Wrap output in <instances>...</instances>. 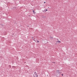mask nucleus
I'll list each match as a JSON object with an SVG mask.
<instances>
[{
  "instance_id": "39448f33",
  "label": "nucleus",
  "mask_w": 77,
  "mask_h": 77,
  "mask_svg": "<svg viewBox=\"0 0 77 77\" xmlns=\"http://www.w3.org/2000/svg\"><path fill=\"white\" fill-rule=\"evenodd\" d=\"M43 12H46V11H45V10H44V11H43Z\"/></svg>"
},
{
  "instance_id": "9b49d317",
  "label": "nucleus",
  "mask_w": 77,
  "mask_h": 77,
  "mask_svg": "<svg viewBox=\"0 0 77 77\" xmlns=\"http://www.w3.org/2000/svg\"><path fill=\"white\" fill-rule=\"evenodd\" d=\"M44 3H45V2H44Z\"/></svg>"
},
{
  "instance_id": "f03ea898",
  "label": "nucleus",
  "mask_w": 77,
  "mask_h": 77,
  "mask_svg": "<svg viewBox=\"0 0 77 77\" xmlns=\"http://www.w3.org/2000/svg\"><path fill=\"white\" fill-rule=\"evenodd\" d=\"M33 76L34 77H38V75H37V73H34Z\"/></svg>"
},
{
  "instance_id": "f257e3e1",
  "label": "nucleus",
  "mask_w": 77,
  "mask_h": 77,
  "mask_svg": "<svg viewBox=\"0 0 77 77\" xmlns=\"http://www.w3.org/2000/svg\"><path fill=\"white\" fill-rule=\"evenodd\" d=\"M57 74H59V75H60V74L62 73V72H60V70H58L57 71Z\"/></svg>"
},
{
  "instance_id": "423d86ee",
  "label": "nucleus",
  "mask_w": 77,
  "mask_h": 77,
  "mask_svg": "<svg viewBox=\"0 0 77 77\" xmlns=\"http://www.w3.org/2000/svg\"><path fill=\"white\" fill-rule=\"evenodd\" d=\"M34 74H37V73H36V72H35Z\"/></svg>"
},
{
  "instance_id": "7ed1b4c3",
  "label": "nucleus",
  "mask_w": 77,
  "mask_h": 77,
  "mask_svg": "<svg viewBox=\"0 0 77 77\" xmlns=\"http://www.w3.org/2000/svg\"><path fill=\"white\" fill-rule=\"evenodd\" d=\"M56 43H57V42H58V43H61V42L60 41H57L56 42Z\"/></svg>"
},
{
  "instance_id": "20e7f679",
  "label": "nucleus",
  "mask_w": 77,
  "mask_h": 77,
  "mask_svg": "<svg viewBox=\"0 0 77 77\" xmlns=\"http://www.w3.org/2000/svg\"><path fill=\"white\" fill-rule=\"evenodd\" d=\"M33 12L34 14H36V12H35V11L33 10Z\"/></svg>"
},
{
  "instance_id": "0eeeda50",
  "label": "nucleus",
  "mask_w": 77,
  "mask_h": 77,
  "mask_svg": "<svg viewBox=\"0 0 77 77\" xmlns=\"http://www.w3.org/2000/svg\"><path fill=\"white\" fill-rule=\"evenodd\" d=\"M48 11V10L46 9L45 11Z\"/></svg>"
},
{
  "instance_id": "9d476101",
  "label": "nucleus",
  "mask_w": 77,
  "mask_h": 77,
  "mask_svg": "<svg viewBox=\"0 0 77 77\" xmlns=\"http://www.w3.org/2000/svg\"><path fill=\"white\" fill-rule=\"evenodd\" d=\"M39 42V41H37V42Z\"/></svg>"
},
{
  "instance_id": "1a4fd4ad",
  "label": "nucleus",
  "mask_w": 77,
  "mask_h": 77,
  "mask_svg": "<svg viewBox=\"0 0 77 77\" xmlns=\"http://www.w3.org/2000/svg\"><path fill=\"white\" fill-rule=\"evenodd\" d=\"M57 39L58 41H59V39H58V38H57Z\"/></svg>"
},
{
  "instance_id": "6e6552de",
  "label": "nucleus",
  "mask_w": 77,
  "mask_h": 77,
  "mask_svg": "<svg viewBox=\"0 0 77 77\" xmlns=\"http://www.w3.org/2000/svg\"><path fill=\"white\" fill-rule=\"evenodd\" d=\"M61 75H62V76H63V74H62Z\"/></svg>"
},
{
  "instance_id": "f8f14e48",
  "label": "nucleus",
  "mask_w": 77,
  "mask_h": 77,
  "mask_svg": "<svg viewBox=\"0 0 77 77\" xmlns=\"http://www.w3.org/2000/svg\"><path fill=\"white\" fill-rule=\"evenodd\" d=\"M33 41H34V39H33Z\"/></svg>"
}]
</instances>
